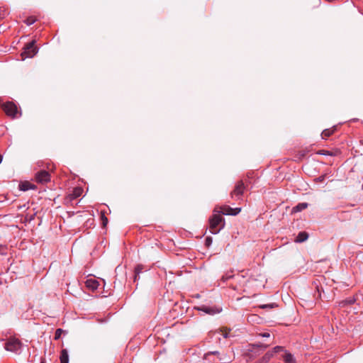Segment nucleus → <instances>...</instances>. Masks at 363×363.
Segmentation results:
<instances>
[{"label":"nucleus","instance_id":"4468645a","mask_svg":"<svg viewBox=\"0 0 363 363\" xmlns=\"http://www.w3.org/2000/svg\"><path fill=\"white\" fill-rule=\"evenodd\" d=\"M60 359V363H69V355L67 350L64 349L61 351Z\"/></svg>","mask_w":363,"mask_h":363},{"label":"nucleus","instance_id":"412c9836","mask_svg":"<svg viewBox=\"0 0 363 363\" xmlns=\"http://www.w3.org/2000/svg\"><path fill=\"white\" fill-rule=\"evenodd\" d=\"M35 21H36V18L33 16H30L25 20V23L28 26H30V25L33 24Z\"/></svg>","mask_w":363,"mask_h":363},{"label":"nucleus","instance_id":"f8f14e48","mask_svg":"<svg viewBox=\"0 0 363 363\" xmlns=\"http://www.w3.org/2000/svg\"><path fill=\"white\" fill-rule=\"evenodd\" d=\"M308 238V234L305 231H302L298 234L297 237L295 239V242H302L306 241Z\"/></svg>","mask_w":363,"mask_h":363},{"label":"nucleus","instance_id":"ddd939ff","mask_svg":"<svg viewBox=\"0 0 363 363\" xmlns=\"http://www.w3.org/2000/svg\"><path fill=\"white\" fill-rule=\"evenodd\" d=\"M19 188L21 191H28L29 189H35V186L28 182H24L19 184Z\"/></svg>","mask_w":363,"mask_h":363},{"label":"nucleus","instance_id":"f257e3e1","mask_svg":"<svg viewBox=\"0 0 363 363\" xmlns=\"http://www.w3.org/2000/svg\"><path fill=\"white\" fill-rule=\"evenodd\" d=\"M225 221L220 214H214L209 220L210 230L212 233H218L224 227Z\"/></svg>","mask_w":363,"mask_h":363},{"label":"nucleus","instance_id":"473e14b6","mask_svg":"<svg viewBox=\"0 0 363 363\" xmlns=\"http://www.w3.org/2000/svg\"><path fill=\"white\" fill-rule=\"evenodd\" d=\"M263 347H264V348H267L268 347V345H264Z\"/></svg>","mask_w":363,"mask_h":363},{"label":"nucleus","instance_id":"9b49d317","mask_svg":"<svg viewBox=\"0 0 363 363\" xmlns=\"http://www.w3.org/2000/svg\"><path fill=\"white\" fill-rule=\"evenodd\" d=\"M83 193V189L81 187L74 188L72 190V193L69 194V198L71 200L75 199L79 197Z\"/></svg>","mask_w":363,"mask_h":363},{"label":"nucleus","instance_id":"5701e85b","mask_svg":"<svg viewBox=\"0 0 363 363\" xmlns=\"http://www.w3.org/2000/svg\"><path fill=\"white\" fill-rule=\"evenodd\" d=\"M101 219L104 227H106L108 223V218L105 216L104 213H101Z\"/></svg>","mask_w":363,"mask_h":363},{"label":"nucleus","instance_id":"2f4dec72","mask_svg":"<svg viewBox=\"0 0 363 363\" xmlns=\"http://www.w3.org/2000/svg\"><path fill=\"white\" fill-rule=\"evenodd\" d=\"M2 161V156L0 155V163Z\"/></svg>","mask_w":363,"mask_h":363},{"label":"nucleus","instance_id":"f03ea898","mask_svg":"<svg viewBox=\"0 0 363 363\" xmlns=\"http://www.w3.org/2000/svg\"><path fill=\"white\" fill-rule=\"evenodd\" d=\"M21 342L16 337H11L7 340L4 345L6 350L14 352L16 354H19L21 352Z\"/></svg>","mask_w":363,"mask_h":363},{"label":"nucleus","instance_id":"c85d7f7f","mask_svg":"<svg viewBox=\"0 0 363 363\" xmlns=\"http://www.w3.org/2000/svg\"><path fill=\"white\" fill-rule=\"evenodd\" d=\"M259 335L263 337H269L270 336L269 333H260Z\"/></svg>","mask_w":363,"mask_h":363},{"label":"nucleus","instance_id":"2eb2a0df","mask_svg":"<svg viewBox=\"0 0 363 363\" xmlns=\"http://www.w3.org/2000/svg\"><path fill=\"white\" fill-rule=\"evenodd\" d=\"M335 130V127L324 130L321 133L322 138L327 139L328 137H330L331 135L334 133Z\"/></svg>","mask_w":363,"mask_h":363},{"label":"nucleus","instance_id":"bb28decb","mask_svg":"<svg viewBox=\"0 0 363 363\" xmlns=\"http://www.w3.org/2000/svg\"><path fill=\"white\" fill-rule=\"evenodd\" d=\"M212 242V239L211 238H206V245L207 246H209L211 245V243Z\"/></svg>","mask_w":363,"mask_h":363},{"label":"nucleus","instance_id":"7ed1b4c3","mask_svg":"<svg viewBox=\"0 0 363 363\" xmlns=\"http://www.w3.org/2000/svg\"><path fill=\"white\" fill-rule=\"evenodd\" d=\"M2 108L8 116L13 118L17 117V115L18 114V107L13 102H6L3 105ZM19 115L21 116V113H19Z\"/></svg>","mask_w":363,"mask_h":363},{"label":"nucleus","instance_id":"39448f33","mask_svg":"<svg viewBox=\"0 0 363 363\" xmlns=\"http://www.w3.org/2000/svg\"><path fill=\"white\" fill-rule=\"evenodd\" d=\"M198 311H203V313L208 315H215L222 311V308L219 306H206L202 305L195 308Z\"/></svg>","mask_w":363,"mask_h":363},{"label":"nucleus","instance_id":"c756f323","mask_svg":"<svg viewBox=\"0 0 363 363\" xmlns=\"http://www.w3.org/2000/svg\"><path fill=\"white\" fill-rule=\"evenodd\" d=\"M140 269H139V267H137V268L135 269V280L137 279L138 275V274L140 273Z\"/></svg>","mask_w":363,"mask_h":363},{"label":"nucleus","instance_id":"a211bd4d","mask_svg":"<svg viewBox=\"0 0 363 363\" xmlns=\"http://www.w3.org/2000/svg\"><path fill=\"white\" fill-rule=\"evenodd\" d=\"M230 331V329H228L225 328L220 329L219 333L221 334V335L223 337L228 338L230 337V335H229Z\"/></svg>","mask_w":363,"mask_h":363},{"label":"nucleus","instance_id":"423d86ee","mask_svg":"<svg viewBox=\"0 0 363 363\" xmlns=\"http://www.w3.org/2000/svg\"><path fill=\"white\" fill-rule=\"evenodd\" d=\"M284 351V347L281 346H276L272 350L268 351L259 360V363L268 362L275 354Z\"/></svg>","mask_w":363,"mask_h":363},{"label":"nucleus","instance_id":"6ab92c4d","mask_svg":"<svg viewBox=\"0 0 363 363\" xmlns=\"http://www.w3.org/2000/svg\"><path fill=\"white\" fill-rule=\"evenodd\" d=\"M219 360L223 363H229L231 362V358L223 354L219 357Z\"/></svg>","mask_w":363,"mask_h":363},{"label":"nucleus","instance_id":"9d476101","mask_svg":"<svg viewBox=\"0 0 363 363\" xmlns=\"http://www.w3.org/2000/svg\"><path fill=\"white\" fill-rule=\"evenodd\" d=\"M85 285L86 287L89 289L91 292L94 293L98 289L99 286V282L96 279L91 278L86 281Z\"/></svg>","mask_w":363,"mask_h":363},{"label":"nucleus","instance_id":"393cba45","mask_svg":"<svg viewBox=\"0 0 363 363\" xmlns=\"http://www.w3.org/2000/svg\"><path fill=\"white\" fill-rule=\"evenodd\" d=\"M62 332V329H57L55 332V339H58L60 337V335H61V333Z\"/></svg>","mask_w":363,"mask_h":363},{"label":"nucleus","instance_id":"a878e982","mask_svg":"<svg viewBox=\"0 0 363 363\" xmlns=\"http://www.w3.org/2000/svg\"><path fill=\"white\" fill-rule=\"evenodd\" d=\"M325 179V175H322V176H320L319 177H318L317 179H315V180L318 182H323Z\"/></svg>","mask_w":363,"mask_h":363},{"label":"nucleus","instance_id":"aec40b11","mask_svg":"<svg viewBox=\"0 0 363 363\" xmlns=\"http://www.w3.org/2000/svg\"><path fill=\"white\" fill-rule=\"evenodd\" d=\"M259 307L261 308H264V309H265V308L271 309V308L277 307V305L275 303H268V304L260 305Z\"/></svg>","mask_w":363,"mask_h":363},{"label":"nucleus","instance_id":"0eeeda50","mask_svg":"<svg viewBox=\"0 0 363 363\" xmlns=\"http://www.w3.org/2000/svg\"><path fill=\"white\" fill-rule=\"evenodd\" d=\"M245 188L246 186L242 181L238 182L235 186L234 189L230 193L231 197L233 198L235 196L238 199H240V197L243 194Z\"/></svg>","mask_w":363,"mask_h":363},{"label":"nucleus","instance_id":"6e6552de","mask_svg":"<svg viewBox=\"0 0 363 363\" xmlns=\"http://www.w3.org/2000/svg\"><path fill=\"white\" fill-rule=\"evenodd\" d=\"M241 211L240 208H233L229 206H223L220 208L219 213L223 215L236 216Z\"/></svg>","mask_w":363,"mask_h":363},{"label":"nucleus","instance_id":"1a4fd4ad","mask_svg":"<svg viewBox=\"0 0 363 363\" xmlns=\"http://www.w3.org/2000/svg\"><path fill=\"white\" fill-rule=\"evenodd\" d=\"M35 179L39 183H47L50 180V174L48 172L43 170L36 174Z\"/></svg>","mask_w":363,"mask_h":363},{"label":"nucleus","instance_id":"cd10ccee","mask_svg":"<svg viewBox=\"0 0 363 363\" xmlns=\"http://www.w3.org/2000/svg\"><path fill=\"white\" fill-rule=\"evenodd\" d=\"M218 354V352H209V353H207L205 354L204 356V359H206L208 357V356L211 355V354Z\"/></svg>","mask_w":363,"mask_h":363},{"label":"nucleus","instance_id":"dca6fc26","mask_svg":"<svg viewBox=\"0 0 363 363\" xmlns=\"http://www.w3.org/2000/svg\"><path fill=\"white\" fill-rule=\"evenodd\" d=\"M284 361L285 363H296V359L290 352H286L284 356Z\"/></svg>","mask_w":363,"mask_h":363},{"label":"nucleus","instance_id":"f3484780","mask_svg":"<svg viewBox=\"0 0 363 363\" xmlns=\"http://www.w3.org/2000/svg\"><path fill=\"white\" fill-rule=\"evenodd\" d=\"M308 207L307 203H300L296 206H294L292 209V212H299L304 209H306Z\"/></svg>","mask_w":363,"mask_h":363},{"label":"nucleus","instance_id":"7c9ffc66","mask_svg":"<svg viewBox=\"0 0 363 363\" xmlns=\"http://www.w3.org/2000/svg\"><path fill=\"white\" fill-rule=\"evenodd\" d=\"M320 153L323 154V155H326V154L330 155L328 151H325V150H320Z\"/></svg>","mask_w":363,"mask_h":363},{"label":"nucleus","instance_id":"4be33fe9","mask_svg":"<svg viewBox=\"0 0 363 363\" xmlns=\"http://www.w3.org/2000/svg\"><path fill=\"white\" fill-rule=\"evenodd\" d=\"M354 302H355V299H354V296H350L348 299H347L345 301H342L340 304H341L342 306H344L345 303L352 304V303H354Z\"/></svg>","mask_w":363,"mask_h":363},{"label":"nucleus","instance_id":"20e7f679","mask_svg":"<svg viewBox=\"0 0 363 363\" xmlns=\"http://www.w3.org/2000/svg\"><path fill=\"white\" fill-rule=\"evenodd\" d=\"M35 41L33 40L28 43L25 48L23 52L21 53L22 59L24 60L27 57H33L38 52V48L35 45Z\"/></svg>","mask_w":363,"mask_h":363},{"label":"nucleus","instance_id":"b1692460","mask_svg":"<svg viewBox=\"0 0 363 363\" xmlns=\"http://www.w3.org/2000/svg\"><path fill=\"white\" fill-rule=\"evenodd\" d=\"M0 254L6 255V247L4 245H0Z\"/></svg>","mask_w":363,"mask_h":363}]
</instances>
